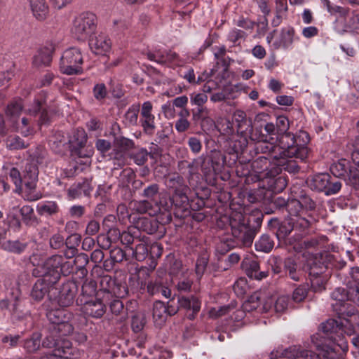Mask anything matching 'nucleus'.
Instances as JSON below:
<instances>
[{
	"label": "nucleus",
	"mask_w": 359,
	"mask_h": 359,
	"mask_svg": "<svg viewBox=\"0 0 359 359\" xmlns=\"http://www.w3.org/2000/svg\"><path fill=\"white\" fill-rule=\"evenodd\" d=\"M277 134L280 136V145L273 143H264L263 152H268L271 158H280L285 156L295 157L304 161L307 158L308 148L304 145L295 144L293 134L287 133L289 129V120L285 116H279L276 119Z\"/></svg>",
	"instance_id": "obj_1"
},
{
	"label": "nucleus",
	"mask_w": 359,
	"mask_h": 359,
	"mask_svg": "<svg viewBox=\"0 0 359 359\" xmlns=\"http://www.w3.org/2000/svg\"><path fill=\"white\" fill-rule=\"evenodd\" d=\"M322 333H317L311 337V342L318 350L325 351L329 354V350L331 352H335L337 347H339L343 351L348 350L347 342L342 339L340 322L338 323L334 319H329L320 325Z\"/></svg>",
	"instance_id": "obj_2"
},
{
	"label": "nucleus",
	"mask_w": 359,
	"mask_h": 359,
	"mask_svg": "<svg viewBox=\"0 0 359 359\" xmlns=\"http://www.w3.org/2000/svg\"><path fill=\"white\" fill-rule=\"evenodd\" d=\"M333 302L332 306L339 316H349L355 318V308L351 304L353 302L359 305V287L358 284L349 287L346 291L344 288L337 287L331 294Z\"/></svg>",
	"instance_id": "obj_3"
},
{
	"label": "nucleus",
	"mask_w": 359,
	"mask_h": 359,
	"mask_svg": "<svg viewBox=\"0 0 359 359\" xmlns=\"http://www.w3.org/2000/svg\"><path fill=\"white\" fill-rule=\"evenodd\" d=\"M64 260L62 255H53L36 266L32 274L35 277L47 278L49 283H57L60 278Z\"/></svg>",
	"instance_id": "obj_4"
},
{
	"label": "nucleus",
	"mask_w": 359,
	"mask_h": 359,
	"mask_svg": "<svg viewBox=\"0 0 359 359\" xmlns=\"http://www.w3.org/2000/svg\"><path fill=\"white\" fill-rule=\"evenodd\" d=\"M97 27V18L90 12L82 13L75 18L71 32L74 38L85 41L94 32Z\"/></svg>",
	"instance_id": "obj_5"
},
{
	"label": "nucleus",
	"mask_w": 359,
	"mask_h": 359,
	"mask_svg": "<svg viewBox=\"0 0 359 359\" xmlns=\"http://www.w3.org/2000/svg\"><path fill=\"white\" fill-rule=\"evenodd\" d=\"M83 55L79 48H68L64 51L60 58V72L67 75L80 74L83 72Z\"/></svg>",
	"instance_id": "obj_6"
},
{
	"label": "nucleus",
	"mask_w": 359,
	"mask_h": 359,
	"mask_svg": "<svg viewBox=\"0 0 359 359\" xmlns=\"http://www.w3.org/2000/svg\"><path fill=\"white\" fill-rule=\"evenodd\" d=\"M153 105L150 101L143 102L140 110V122L144 133L152 135L156 130L155 116L152 114Z\"/></svg>",
	"instance_id": "obj_7"
},
{
	"label": "nucleus",
	"mask_w": 359,
	"mask_h": 359,
	"mask_svg": "<svg viewBox=\"0 0 359 359\" xmlns=\"http://www.w3.org/2000/svg\"><path fill=\"white\" fill-rule=\"evenodd\" d=\"M133 141L128 138L118 137L114 140V148L113 151L110 154V156L111 158L117 161L118 166L122 167L124 165L125 152L133 148Z\"/></svg>",
	"instance_id": "obj_8"
},
{
	"label": "nucleus",
	"mask_w": 359,
	"mask_h": 359,
	"mask_svg": "<svg viewBox=\"0 0 359 359\" xmlns=\"http://www.w3.org/2000/svg\"><path fill=\"white\" fill-rule=\"evenodd\" d=\"M169 187L175 191L172 201L176 206H182L188 203V198L185 192L187 187L184 184L182 177L177 176L170 178L169 180Z\"/></svg>",
	"instance_id": "obj_9"
},
{
	"label": "nucleus",
	"mask_w": 359,
	"mask_h": 359,
	"mask_svg": "<svg viewBox=\"0 0 359 359\" xmlns=\"http://www.w3.org/2000/svg\"><path fill=\"white\" fill-rule=\"evenodd\" d=\"M111 46L110 39L102 33L92 37L89 41V47L96 55H104L110 50Z\"/></svg>",
	"instance_id": "obj_10"
},
{
	"label": "nucleus",
	"mask_w": 359,
	"mask_h": 359,
	"mask_svg": "<svg viewBox=\"0 0 359 359\" xmlns=\"http://www.w3.org/2000/svg\"><path fill=\"white\" fill-rule=\"evenodd\" d=\"M298 39L297 36H295V31L293 27H283L280 31L279 39L273 43V46L274 49H288L292 46L293 42Z\"/></svg>",
	"instance_id": "obj_11"
},
{
	"label": "nucleus",
	"mask_w": 359,
	"mask_h": 359,
	"mask_svg": "<svg viewBox=\"0 0 359 359\" xmlns=\"http://www.w3.org/2000/svg\"><path fill=\"white\" fill-rule=\"evenodd\" d=\"M233 118L236 123L238 132L241 135H247L252 130L250 119L247 118L246 113L241 109H236L233 113Z\"/></svg>",
	"instance_id": "obj_12"
},
{
	"label": "nucleus",
	"mask_w": 359,
	"mask_h": 359,
	"mask_svg": "<svg viewBox=\"0 0 359 359\" xmlns=\"http://www.w3.org/2000/svg\"><path fill=\"white\" fill-rule=\"evenodd\" d=\"M55 47L52 43L40 48L33 57V65L36 67L48 66L52 61V54Z\"/></svg>",
	"instance_id": "obj_13"
},
{
	"label": "nucleus",
	"mask_w": 359,
	"mask_h": 359,
	"mask_svg": "<svg viewBox=\"0 0 359 359\" xmlns=\"http://www.w3.org/2000/svg\"><path fill=\"white\" fill-rule=\"evenodd\" d=\"M353 163L357 166V169L353 171V168H350V176L353 180V184H358L359 176V136L356 137L351 143L348 145Z\"/></svg>",
	"instance_id": "obj_14"
},
{
	"label": "nucleus",
	"mask_w": 359,
	"mask_h": 359,
	"mask_svg": "<svg viewBox=\"0 0 359 359\" xmlns=\"http://www.w3.org/2000/svg\"><path fill=\"white\" fill-rule=\"evenodd\" d=\"M83 310L86 315L95 318H101L106 311L105 306L100 299L86 302Z\"/></svg>",
	"instance_id": "obj_15"
},
{
	"label": "nucleus",
	"mask_w": 359,
	"mask_h": 359,
	"mask_svg": "<svg viewBox=\"0 0 359 359\" xmlns=\"http://www.w3.org/2000/svg\"><path fill=\"white\" fill-rule=\"evenodd\" d=\"M352 168L353 171H355L357 168H353V166L348 165V162L345 159H341L339 161L334 163L331 167H330V171L331 172L337 177H344L347 174L348 168L350 170V168ZM348 180H350L351 183L355 187H359V177H358V184H353V180L350 176V172H348Z\"/></svg>",
	"instance_id": "obj_16"
},
{
	"label": "nucleus",
	"mask_w": 359,
	"mask_h": 359,
	"mask_svg": "<svg viewBox=\"0 0 359 359\" xmlns=\"http://www.w3.org/2000/svg\"><path fill=\"white\" fill-rule=\"evenodd\" d=\"M62 345V349H53V353L43 357L42 359H76L72 357L74 354L72 343L69 341H65Z\"/></svg>",
	"instance_id": "obj_17"
},
{
	"label": "nucleus",
	"mask_w": 359,
	"mask_h": 359,
	"mask_svg": "<svg viewBox=\"0 0 359 359\" xmlns=\"http://www.w3.org/2000/svg\"><path fill=\"white\" fill-rule=\"evenodd\" d=\"M243 268L245 270L246 274L251 278L261 280L267 276V273L259 272V264L256 260L245 259L242 262Z\"/></svg>",
	"instance_id": "obj_18"
},
{
	"label": "nucleus",
	"mask_w": 359,
	"mask_h": 359,
	"mask_svg": "<svg viewBox=\"0 0 359 359\" xmlns=\"http://www.w3.org/2000/svg\"><path fill=\"white\" fill-rule=\"evenodd\" d=\"M55 283H49L47 278H41L37 280L32 287L31 296L36 301L41 300L48 293L49 288Z\"/></svg>",
	"instance_id": "obj_19"
},
{
	"label": "nucleus",
	"mask_w": 359,
	"mask_h": 359,
	"mask_svg": "<svg viewBox=\"0 0 359 359\" xmlns=\"http://www.w3.org/2000/svg\"><path fill=\"white\" fill-rule=\"evenodd\" d=\"M284 271L285 274L294 281H299L302 275L299 264L292 257L285 259Z\"/></svg>",
	"instance_id": "obj_20"
},
{
	"label": "nucleus",
	"mask_w": 359,
	"mask_h": 359,
	"mask_svg": "<svg viewBox=\"0 0 359 359\" xmlns=\"http://www.w3.org/2000/svg\"><path fill=\"white\" fill-rule=\"evenodd\" d=\"M33 15L39 20H43L48 14V6L46 0H29Z\"/></svg>",
	"instance_id": "obj_21"
},
{
	"label": "nucleus",
	"mask_w": 359,
	"mask_h": 359,
	"mask_svg": "<svg viewBox=\"0 0 359 359\" xmlns=\"http://www.w3.org/2000/svg\"><path fill=\"white\" fill-rule=\"evenodd\" d=\"M330 176L327 173H319L313 175L310 182L309 186L311 189L318 191H325L330 184Z\"/></svg>",
	"instance_id": "obj_22"
},
{
	"label": "nucleus",
	"mask_w": 359,
	"mask_h": 359,
	"mask_svg": "<svg viewBox=\"0 0 359 359\" xmlns=\"http://www.w3.org/2000/svg\"><path fill=\"white\" fill-rule=\"evenodd\" d=\"M22 182L25 184V189L22 190L20 194H22L25 199L29 201H34L42 197V194L36 189V182L26 180L25 179Z\"/></svg>",
	"instance_id": "obj_23"
},
{
	"label": "nucleus",
	"mask_w": 359,
	"mask_h": 359,
	"mask_svg": "<svg viewBox=\"0 0 359 359\" xmlns=\"http://www.w3.org/2000/svg\"><path fill=\"white\" fill-rule=\"evenodd\" d=\"M62 312L60 310L50 311L47 313V317L49 320L53 323L57 325V330L61 331L65 330L67 333L72 332V327L69 323H65L62 318Z\"/></svg>",
	"instance_id": "obj_24"
},
{
	"label": "nucleus",
	"mask_w": 359,
	"mask_h": 359,
	"mask_svg": "<svg viewBox=\"0 0 359 359\" xmlns=\"http://www.w3.org/2000/svg\"><path fill=\"white\" fill-rule=\"evenodd\" d=\"M91 191V187L88 181H83L81 183L73 184L68 190V195L72 199L81 196L82 195H88Z\"/></svg>",
	"instance_id": "obj_25"
},
{
	"label": "nucleus",
	"mask_w": 359,
	"mask_h": 359,
	"mask_svg": "<svg viewBox=\"0 0 359 359\" xmlns=\"http://www.w3.org/2000/svg\"><path fill=\"white\" fill-rule=\"evenodd\" d=\"M180 306L184 308L187 310H192V313L189 314V318L192 319L194 318V314L198 313L201 309V302L200 301L194 297H191L190 298L188 297H182L178 300Z\"/></svg>",
	"instance_id": "obj_26"
},
{
	"label": "nucleus",
	"mask_w": 359,
	"mask_h": 359,
	"mask_svg": "<svg viewBox=\"0 0 359 359\" xmlns=\"http://www.w3.org/2000/svg\"><path fill=\"white\" fill-rule=\"evenodd\" d=\"M168 309L165 304L161 301H156L153 306V318L156 324L161 325L166 320Z\"/></svg>",
	"instance_id": "obj_27"
},
{
	"label": "nucleus",
	"mask_w": 359,
	"mask_h": 359,
	"mask_svg": "<svg viewBox=\"0 0 359 359\" xmlns=\"http://www.w3.org/2000/svg\"><path fill=\"white\" fill-rule=\"evenodd\" d=\"M268 164L269 160L265 157H259L252 163L253 170L257 174L259 180H264L269 176V172L267 170Z\"/></svg>",
	"instance_id": "obj_28"
},
{
	"label": "nucleus",
	"mask_w": 359,
	"mask_h": 359,
	"mask_svg": "<svg viewBox=\"0 0 359 359\" xmlns=\"http://www.w3.org/2000/svg\"><path fill=\"white\" fill-rule=\"evenodd\" d=\"M36 211L40 215H53L58 212L59 207L54 201H42L37 204Z\"/></svg>",
	"instance_id": "obj_29"
},
{
	"label": "nucleus",
	"mask_w": 359,
	"mask_h": 359,
	"mask_svg": "<svg viewBox=\"0 0 359 359\" xmlns=\"http://www.w3.org/2000/svg\"><path fill=\"white\" fill-rule=\"evenodd\" d=\"M74 291L71 290L68 285H65L58 296V304L62 307L70 306L74 302Z\"/></svg>",
	"instance_id": "obj_30"
},
{
	"label": "nucleus",
	"mask_w": 359,
	"mask_h": 359,
	"mask_svg": "<svg viewBox=\"0 0 359 359\" xmlns=\"http://www.w3.org/2000/svg\"><path fill=\"white\" fill-rule=\"evenodd\" d=\"M321 4L331 15H339L345 17L350 13V8L337 5H332L330 0H321Z\"/></svg>",
	"instance_id": "obj_31"
},
{
	"label": "nucleus",
	"mask_w": 359,
	"mask_h": 359,
	"mask_svg": "<svg viewBox=\"0 0 359 359\" xmlns=\"http://www.w3.org/2000/svg\"><path fill=\"white\" fill-rule=\"evenodd\" d=\"M41 334L39 332H34L32 336L27 339L24 342L25 349L29 353H34L38 351L41 346Z\"/></svg>",
	"instance_id": "obj_32"
},
{
	"label": "nucleus",
	"mask_w": 359,
	"mask_h": 359,
	"mask_svg": "<svg viewBox=\"0 0 359 359\" xmlns=\"http://www.w3.org/2000/svg\"><path fill=\"white\" fill-rule=\"evenodd\" d=\"M346 317H350V316H344V317L339 316V318L341 319V321H340L341 331L339 332V333L342 334V332H344L347 335H349V336L353 335L354 336L357 334V332H358V331L356 328L358 325H354L351 322L350 320L346 319ZM341 337L344 339V337L342 334H341Z\"/></svg>",
	"instance_id": "obj_33"
},
{
	"label": "nucleus",
	"mask_w": 359,
	"mask_h": 359,
	"mask_svg": "<svg viewBox=\"0 0 359 359\" xmlns=\"http://www.w3.org/2000/svg\"><path fill=\"white\" fill-rule=\"evenodd\" d=\"M294 206L295 208L294 213H297L303 208L306 209H314L315 203L309 197L304 196L301 201L299 200H291V202L288 203V207Z\"/></svg>",
	"instance_id": "obj_34"
},
{
	"label": "nucleus",
	"mask_w": 359,
	"mask_h": 359,
	"mask_svg": "<svg viewBox=\"0 0 359 359\" xmlns=\"http://www.w3.org/2000/svg\"><path fill=\"white\" fill-rule=\"evenodd\" d=\"M255 249L257 251L269 252L273 248V241L268 235H262L255 243Z\"/></svg>",
	"instance_id": "obj_35"
},
{
	"label": "nucleus",
	"mask_w": 359,
	"mask_h": 359,
	"mask_svg": "<svg viewBox=\"0 0 359 359\" xmlns=\"http://www.w3.org/2000/svg\"><path fill=\"white\" fill-rule=\"evenodd\" d=\"M208 101V96L203 93H192L190 95V102L193 105H196L199 114L207 112L208 109L203 107V104Z\"/></svg>",
	"instance_id": "obj_36"
},
{
	"label": "nucleus",
	"mask_w": 359,
	"mask_h": 359,
	"mask_svg": "<svg viewBox=\"0 0 359 359\" xmlns=\"http://www.w3.org/2000/svg\"><path fill=\"white\" fill-rule=\"evenodd\" d=\"M74 149L83 148L87 142V135L84 130L78 129L74 133L72 140H69Z\"/></svg>",
	"instance_id": "obj_37"
},
{
	"label": "nucleus",
	"mask_w": 359,
	"mask_h": 359,
	"mask_svg": "<svg viewBox=\"0 0 359 359\" xmlns=\"http://www.w3.org/2000/svg\"><path fill=\"white\" fill-rule=\"evenodd\" d=\"M140 110L139 104L131 105L128 109L124 116L126 123L129 126L136 125L138 121V114L140 113Z\"/></svg>",
	"instance_id": "obj_38"
},
{
	"label": "nucleus",
	"mask_w": 359,
	"mask_h": 359,
	"mask_svg": "<svg viewBox=\"0 0 359 359\" xmlns=\"http://www.w3.org/2000/svg\"><path fill=\"white\" fill-rule=\"evenodd\" d=\"M22 110V104L20 100H15L11 102L7 107L6 109V115L13 121L15 122V120L20 114Z\"/></svg>",
	"instance_id": "obj_39"
},
{
	"label": "nucleus",
	"mask_w": 359,
	"mask_h": 359,
	"mask_svg": "<svg viewBox=\"0 0 359 359\" xmlns=\"http://www.w3.org/2000/svg\"><path fill=\"white\" fill-rule=\"evenodd\" d=\"M29 143L17 135L9 136L6 140V147L10 150H18L27 147Z\"/></svg>",
	"instance_id": "obj_40"
},
{
	"label": "nucleus",
	"mask_w": 359,
	"mask_h": 359,
	"mask_svg": "<svg viewBox=\"0 0 359 359\" xmlns=\"http://www.w3.org/2000/svg\"><path fill=\"white\" fill-rule=\"evenodd\" d=\"M359 29V13L355 11L351 12V16L346 20L342 31L353 32Z\"/></svg>",
	"instance_id": "obj_41"
},
{
	"label": "nucleus",
	"mask_w": 359,
	"mask_h": 359,
	"mask_svg": "<svg viewBox=\"0 0 359 359\" xmlns=\"http://www.w3.org/2000/svg\"><path fill=\"white\" fill-rule=\"evenodd\" d=\"M260 305V296L259 293H254L243 304V309L246 312H251L257 309Z\"/></svg>",
	"instance_id": "obj_42"
},
{
	"label": "nucleus",
	"mask_w": 359,
	"mask_h": 359,
	"mask_svg": "<svg viewBox=\"0 0 359 359\" xmlns=\"http://www.w3.org/2000/svg\"><path fill=\"white\" fill-rule=\"evenodd\" d=\"M2 248L12 253L20 254L25 250L26 245L18 241H7L3 243Z\"/></svg>",
	"instance_id": "obj_43"
},
{
	"label": "nucleus",
	"mask_w": 359,
	"mask_h": 359,
	"mask_svg": "<svg viewBox=\"0 0 359 359\" xmlns=\"http://www.w3.org/2000/svg\"><path fill=\"white\" fill-rule=\"evenodd\" d=\"M65 341H68L67 339H62V338H55L54 336L53 335H49V336H47L42 341V346L44 347V348H53L54 349H56V348H60V349H62V344Z\"/></svg>",
	"instance_id": "obj_44"
},
{
	"label": "nucleus",
	"mask_w": 359,
	"mask_h": 359,
	"mask_svg": "<svg viewBox=\"0 0 359 359\" xmlns=\"http://www.w3.org/2000/svg\"><path fill=\"white\" fill-rule=\"evenodd\" d=\"M132 209L139 214L148 212L152 208V204L149 201H135L130 203Z\"/></svg>",
	"instance_id": "obj_45"
},
{
	"label": "nucleus",
	"mask_w": 359,
	"mask_h": 359,
	"mask_svg": "<svg viewBox=\"0 0 359 359\" xmlns=\"http://www.w3.org/2000/svg\"><path fill=\"white\" fill-rule=\"evenodd\" d=\"M159 60L160 63L170 62L177 66H182L184 63L177 53L172 51L163 52L162 57Z\"/></svg>",
	"instance_id": "obj_46"
},
{
	"label": "nucleus",
	"mask_w": 359,
	"mask_h": 359,
	"mask_svg": "<svg viewBox=\"0 0 359 359\" xmlns=\"http://www.w3.org/2000/svg\"><path fill=\"white\" fill-rule=\"evenodd\" d=\"M189 115V112L187 110L180 112V118L175 122V129L178 133L185 132L190 127V122L185 118V116H188Z\"/></svg>",
	"instance_id": "obj_47"
},
{
	"label": "nucleus",
	"mask_w": 359,
	"mask_h": 359,
	"mask_svg": "<svg viewBox=\"0 0 359 359\" xmlns=\"http://www.w3.org/2000/svg\"><path fill=\"white\" fill-rule=\"evenodd\" d=\"M217 128L224 135H230L233 133V124L228 118H221L218 120Z\"/></svg>",
	"instance_id": "obj_48"
},
{
	"label": "nucleus",
	"mask_w": 359,
	"mask_h": 359,
	"mask_svg": "<svg viewBox=\"0 0 359 359\" xmlns=\"http://www.w3.org/2000/svg\"><path fill=\"white\" fill-rule=\"evenodd\" d=\"M146 324V319L142 313H137L133 316L131 327L135 332L142 331Z\"/></svg>",
	"instance_id": "obj_49"
},
{
	"label": "nucleus",
	"mask_w": 359,
	"mask_h": 359,
	"mask_svg": "<svg viewBox=\"0 0 359 359\" xmlns=\"http://www.w3.org/2000/svg\"><path fill=\"white\" fill-rule=\"evenodd\" d=\"M29 120L27 118H22L20 122L15 120L16 128L24 136H28L33 133V128L29 126Z\"/></svg>",
	"instance_id": "obj_50"
},
{
	"label": "nucleus",
	"mask_w": 359,
	"mask_h": 359,
	"mask_svg": "<svg viewBox=\"0 0 359 359\" xmlns=\"http://www.w3.org/2000/svg\"><path fill=\"white\" fill-rule=\"evenodd\" d=\"M9 176L15 185V191L20 194L22 191V184L23 180L19 170L15 168H12L9 172Z\"/></svg>",
	"instance_id": "obj_51"
},
{
	"label": "nucleus",
	"mask_w": 359,
	"mask_h": 359,
	"mask_svg": "<svg viewBox=\"0 0 359 359\" xmlns=\"http://www.w3.org/2000/svg\"><path fill=\"white\" fill-rule=\"evenodd\" d=\"M289 158L288 156H285L284 158H276V160H279L280 161L277 163L279 166H283V168L290 172H297L299 170V166L294 161H287L286 158Z\"/></svg>",
	"instance_id": "obj_52"
},
{
	"label": "nucleus",
	"mask_w": 359,
	"mask_h": 359,
	"mask_svg": "<svg viewBox=\"0 0 359 359\" xmlns=\"http://www.w3.org/2000/svg\"><path fill=\"white\" fill-rule=\"evenodd\" d=\"M311 288L315 292H321L325 289V280L320 276H312L311 278Z\"/></svg>",
	"instance_id": "obj_53"
},
{
	"label": "nucleus",
	"mask_w": 359,
	"mask_h": 359,
	"mask_svg": "<svg viewBox=\"0 0 359 359\" xmlns=\"http://www.w3.org/2000/svg\"><path fill=\"white\" fill-rule=\"evenodd\" d=\"M245 33L238 29H232L228 34V40L234 45L240 44L245 39Z\"/></svg>",
	"instance_id": "obj_54"
},
{
	"label": "nucleus",
	"mask_w": 359,
	"mask_h": 359,
	"mask_svg": "<svg viewBox=\"0 0 359 359\" xmlns=\"http://www.w3.org/2000/svg\"><path fill=\"white\" fill-rule=\"evenodd\" d=\"M308 285H300L297 287L292 293V299L295 302H302L308 294Z\"/></svg>",
	"instance_id": "obj_55"
},
{
	"label": "nucleus",
	"mask_w": 359,
	"mask_h": 359,
	"mask_svg": "<svg viewBox=\"0 0 359 359\" xmlns=\"http://www.w3.org/2000/svg\"><path fill=\"white\" fill-rule=\"evenodd\" d=\"M36 182L38 179V170L37 168L34 165H27L25 167V174L23 175L22 180Z\"/></svg>",
	"instance_id": "obj_56"
},
{
	"label": "nucleus",
	"mask_w": 359,
	"mask_h": 359,
	"mask_svg": "<svg viewBox=\"0 0 359 359\" xmlns=\"http://www.w3.org/2000/svg\"><path fill=\"white\" fill-rule=\"evenodd\" d=\"M149 152L146 149H141L133 154V158L138 165H144L148 160Z\"/></svg>",
	"instance_id": "obj_57"
},
{
	"label": "nucleus",
	"mask_w": 359,
	"mask_h": 359,
	"mask_svg": "<svg viewBox=\"0 0 359 359\" xmlns=\"http://www.w3.org/2000/svg\"><path fill=\"white\" fill-rule=\"evenodd\" d=\"M289 297L287 296L279 297L274 304V309L277 313L284 312L288 306Z\"/></svg>",
	"instance_id": "obj_58"
},
{
	"label": "nucleus",
	"mask_w": 359,
	"mask_h": 359,
	"mask_svg": "<svg viewBox=\"0 0 359 359\" xmlns=\"http://www.w3.org/2000/svg\"><path fill=\"white\" fill-rule=\"evenodd\" d=\"M187 144L192 153L198 154L202 149L201 141L196 137H190L188 139Z\"/></svg>",
	"instance_id": "obj_59"
},
{
	"label": "nucleus",
	"mask_w": 359,
	"mask_h": 359,
	"mask_svg": "<svg viewBox=\"0 0 359 359\" xmlns=\"http://www.w3.org/2000/svg\"><path fill=\"white\" fill-rule=\"evenodd\" d=\"M136 226L138 229L145 231L149 234H151L154 231L149 219H148L147 218H140L137 221Z\"/></svg>",
	"instance_id": "obj_60"
},
{
	"label": "nucleus",
	"mask_w": 359,
	"mask_h": 359,
	"mask_svg": "<svg viewBox=\"0 0 359 359\" xmlns=\"http://www.w3.org/2000/svg\"><path fill=\"white\" fill-rule=\"evenodd\" d=\"M93 95L96 100H102L107 95V90L104 83L96 84L93 88Z\"/></svg>",
	"instance_id": "obj_61"
},
{
	"label": "nucleus",
	"mask_w": 359,
	"mask_h": 359,
	"mask_svg": "<svg viewBox=\"0 0 359 359\" xmlns=\"http://www.w3.org/2000/svg\"><path fill=\"white\" fill-rule=\"evenodd\" d=\"M208 264V259L205 257H198L196 263V273L201 278L204 273Z\"/></svg>",
	"instance_id": "obj_62"
},
{
	"label": "nucleus",
	"mask_w": 359,
	"mask_h": 359,
	"mask_svg": "<svg viewBox=\"0 0 359 359\" xmlns=\"http://www.w3.org/2000/svg\"><path fill=\"white\" fill-rule=\"evenodd\" d=\"M126 254L120 248H114L110 250V257L114 262H121L125 258Z\"/></svg>",
	"instance_id": "obj_63"
},
{
	"label": "nucleus",
	"mask_w": 359,
	"mask_h": 359,
	"mask_svg": "<svg viewBox=\"0 0 359 359\" xmlns=\"http://www.w3.org/2000/svg\"><path fill=\"white\" fill-rule=\"evenodd\" d=\"M158 184H151L144 189L142 196L151 200L158 194Z\"/></svg>",
	"instance_id": "obj_64"
}]
</instances>
